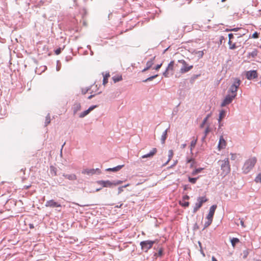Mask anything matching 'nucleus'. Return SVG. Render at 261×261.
I'll list each match as a JSON object with an SVG mask.
<instances>
[{
  "label": "nucleus",
  "mask_w": 261,
  "mask_h": 261,
  "mask_svg": "<svg viewBox=\"0 0 261 261\" xmlns=\"http://www.w3.org/2000/svg\"><path fill=\"white\" fill-rule=\"evenodd\" d=\"M128 186V185H126L119 187L118 189V194H120L123 191V188H126Z\"/></svg>",
  "instance_id": "nucleus-43"
},
{
  "label": "nucleus",
  "mask_w": 261,
  "mask_h": 261,
  "mask_svg": "<svg viewBox=\"0 0 261 261\" xmlns=\"http://www.w3.org/2000/svg\"><path fill=\"white\" fill-rule=\"evenodd\" d=\"M209 132H210L209 127H208V126H207V127L206 128V129H205V130H204V135H205V136H207V134L209 133Z\"/></svg>",
  "instance_id": "nucleus-53"
},
{
  "label": "nucleus",
  "mask_w": 261,
  "mask_h": 261,
  "mask_svg": "<svg viewBox=\"0 0 261 261\" xmlns=\"http://www.w3.org/2000/svg\"><path fill=\"white\" fill-rule=\"evenodd\" d=\"M225 146H226V142H225V140L224 139V138H223V137L221 136V137L219 139L218 148H219V150H221V149L225 148Z\"/></svg>",
  "instance_id": "nucleus-14"
},
{
  "label": "nucleus",
  "mask_w": 261,
  "mask_h": 261,
  "mask_svg": "<svg viewBox=\"0 0 261 261\" xmlns=\"http://www.w3.org/2000/svg\"><path fill=\"white\" fill-rule=\"evenodd\" d=\"M72 110L73 115H75L76 113L79 111L81 109V105L79 102H75L72 107Z\"/></svg>",
  "instance_id": "nucleus-15"
},
{
  "label": "nucleus",
  "mask_w": 261,
  "mask_h": 261,
  "mask_svg": "<svg viewBox=\"0 0 261 261\" xmlns=\"http://www.w3.org/2000/svg\"><path fill=\"white\" fill-rule=\"evenodd\" d=\"M174 61H171L168 64V66L167 67L166 69L167 70H169L170 71H173L174 69Z\"/></svg>",
  "instance_id": "nucleus-23"
},
{
  "label": "nucleus",
  "mask_w": 261,
  "mask_h": 261,
  "mask_svg": "<svg viewBox=\"0 0 261 261\" xmlns=\"http://www.w3.org/2000/svg\"><path fill=\"white\" fill-rule=\"evenodd\" d=\"M178 62L182 64V66L180 69V72L181 73L188 72L193 68V65H189L184 60H179Z\"/></svg>",
  "instance_id": "nucleus-4"
},
{
  "label": "nucleus",
  "mask_w": 261,
  "mask_h": 261,
  "mask_svg": "<svg viewBox=\"0 0 261 261\" xmlns=\"http://www.w3.org/2000/svg\"><path fill=\"white\" fill-rule=\"evenodd\" d=\"M190 199V197L188 195H185L182 197V201H185L186 200H189Z\"/></svg>",
  "instance_id": "nucleus-54"
},
{
  "label": "nucleus",
  "mask_w": 261,
  "mask_h": 261,
  "mask_svg": "<svg viewBox=\"0 0 261 261\" xmlns=\"http://www.w3.org/2000/svg\"><path fill=\"white\" fill-rule=\"evenodd\" d=\"M169 70H167V69H166L165 71L163 73V76L166 77H169Z\"/></svg>",
  "instance_id": "nucleus-45"
},
{
  "label": "nucleus",
  "mask_w": 261,
  "mask_h": 261,
  "mask_svg": "<svg viewBox=\"0 0 261 261\" xmlns=\"http://www.w3.org/2000/svg\"><path fill=\"white\" fill-rule=\"evenodd\" d=\"M236 97V94H230V93H228L221 103V106L225 107L230 104Z\"/></svg>",
  "instance_id": "nucleus-7"
},
{
  "label": "nucleus",
  "mask_w": 261,
  "mask_h": 261,
  "mask_svg": "<svg viewBox=\"0 0 261 261\" xmlns=\"http://www.w3.org/2000/svg\"><path fill=\"white\" fill-rule=\"evenodd\" d=\"M197 142V139L196 138V139L192 140L191 142L190 150H191V153H192V149L193 148H194L195 147Z\"/></svg>",
  "instance_id": "nucleus-27"
},
{
  "label": "nucleus",
  "mask_w": 261,
  "mask_h": 261,
  "mask_svg": "<svg viewBox=\"0 0 261 261\" xmlns=\"http://www.w3.org/2000/svg\"><path fill=\"white\" fill-rule=\"evenodd\" d=\"M73 3H74V6H77V2H76V0H72Z\"/></svg>",
  "instance_id": "nucleus-60"
},
{
  "label": "nucleus",
  "mask_w": 261,
  "mask_h": 261,
  "mask_svg": "<svg viewBox=\"0 0 261 261\" xmlns=\"http://www.w3.org/2000/svg\"><path fill=\"white\" fill-rule=\"evenodd\" d=\"M246 77L248 80H253L258 77V73L256 70H251L246 72Z\"/></svg>",
  "instance_id": "nucleus-8"
},
{
  "label": "nucleus",
  "mask_w": 261,
  "mask_h": 261,
  "mask_svg": "<svg viewBox=\"0 0 261 261\" xmlns=\"http://www.w3.org/2000/svg\"><path fill=\"white\" fill-rule=\"evenodd\" d=\"M221 168L224 174L226 175L230 171L229 162L228 159H226L221 161Z\"/></svg>",
  "instance_id": "nucleus-6"
},
{
  "label": "nucleus",
  "mask_w": 261,
  "mask_h": 261,
  "mask_svg": "<svg viewBox=\"0 0 261 261\" xmlns=\"http://www.w3.org/2000/svg\"><path fill=\"white\" fill-rule=\"evenodd\" d=\"M212 219H207V221L204 223V227L202 230H204L205 228L209 226L212 223Z\"/></svg>",
  "instance_id": "nucleus-32"
},
{
  "label": "nucleus",
  "mask_w": 261,
  "mask_h": 261,
  "mask_svg": "<svg viewBox=\"0 0 261 261\" xmlns=\"http://www.w3.org/2000/svg\"><path fill=\"white\" fill-rule=\"evenodd\" d=\"M157 152V149L153 148L148 153L144 154L141 156L142 159L152 158Z\"/></svg>",
  "instance_id": "nucleus-13"
},
{
  "label": "nucleus",
  "mask_w": 261,
  "mask_h": 261,
  "mask_svg": "<svg viewBox=\"0 0 261 261\" xmlns=\"http://www.w3.org/2000/svg\"><path fill=\"white\" fill-rule=\"evenodd\" d=\"M94 170L95 171V174H99L101 173V171L99 168L94 169Z\"/></svg>",
  "instance_id": "nucleus-51"
},
{
  "label": "nucleus",
  "mask_w": 261,
  "mask_h": 261,
  "mask_svg": "<svg viewBox=\"0 0 261 261\" xmlns=\"http://www.w3.org/2000/svg\"><path fill=\"white\" fill-rule=\"evenodd\" d=\"M259 33H258L257 32H255L251 36L250 35L249 38H252L254 39H256L258 38Z\"/></svg>",
  "instance_id": "nucleus-42"
},
{
  "label": "nucleus",
  "mask_w": 261,
  "mask_h": 261,
  "mask_svg": "<svg viewBox=\"0 0 261 261\" xmlns=\"http://www.w3.org/2000/svg\"><path fill=\"white\" fill-rule=\"evenodd\" d=\"M239 220H240V223H241V226L243 227H245V225H244V221H243V219H239Z\"/></svg>",
  "instance_id": "nucleus-55"
},
{
  "label": "nucleus",
  "mask_w": 261,
  "mask_h": 261,
  "mask_svg": "<svg viewBox=\"0 0 261 261\" xmlns=\"http://www.w3.org/2000/svg\"><path fill=\"white\" fill-rule=\"evenodd\" d=\"M50 171L52 175L56 176L57 175V169L53 166L50 167Z\"/></svg>",
  "instance_id": "nucleus-29"
},
{
  "label": "nucleus",
  "mask_w": 261,
  "mask_h": 261,
  "mask_svg": "<svg viewBox=\"0 0 261 261\" xmlns=\"http://www.w3.org/2000/svg\"><path fill=\"white\" fill-rule=\"evenodd\" d=\"M94 96V95H90L88 97V98L89 99H90L92 98Z\"/></svg>",
  "instance_id": "nucleus-62"
},
{
  "label": "nucleus",
  "mask_w": 261,
  "mask_h": 261,
  "mask_svg": "<svg viewBox=\"0 0 261 261\" xmlns=\"http://www.w3.org/2000/svg\"><path fill=\"white\" fill-rule=\"evenodd\" d=\"M243 258H246L248 255V251L247 250H244L243 251Z\"/></svg>",
  "instance_id": "nucleus-48"
},
{
  "label": "nucleus",
  "mask_w": 261,
  "mask_h": 261,
  "mask_svg": "<svg viewBox=\"0 0 261 261\" xmlns=\"http://www.w3.org/2000/svg\"><path fill=\"white\" fill-rule=\"evenodd\" d=\"M210 116H211V114H207V116L203 119L202 122L200 125V128H202L204 127V125L206 123L208 119L210 118Z\"/></svg>",
  "instance_id": "nucleus-26"
},
{
  "label": "nucleus",
  "mask_w": 261,
  "mask_h": 261,
  "mask_svg": "<svg viewBox=\"0 0 261 261\" xmlns=\"http://www.w3.org/2000/svg\"><path fill=\"white\" fill-rule=\"evenodd\" d=\"M164 254L163 248H160L158 252L154 253V256L157 257H162Z\"/></svg>",
  "instance_id": "nucleus-25"
},
{
  "label": "nucleus",
  "mask_w": 261,
  "mask_h": 261,
  "mask_svg": "<svg viewBox=\"0 0 261 261\" xmlns=\"http://www.w3.org/2000/svg\"><path fill=\"white\" fill-rule=\"evenodd\" d=\"M225 115V112L224 111L222 110L220 112L219 119H218L219 126L222 125L221 124V121L222 119H223Z\"/></svg>",
  "instance_id": "nucleus-24"
},
{
  "label": "nucleus",
  "mask_w": 261,
  "mask_h": 261,
  "mask_svg": "<svg viewBox=\"0 0 261 261\" xmlns=\"http://www.w3.org/2000/svg\"><path fill=\"white\" fill-rule=\"evenodd\" d=\"M191 163V164H190V168H193L194 167V164L195 163V161H194L192 163Z\"/></svg>",
  "instance_id": "nucleus-57"
},
{
  "label": "nucleus",
  "mask_w": 261,
  "mask_h": 261,
  "mask_svg": "<svg viewBox=\"0 0 261 261\" xmlns=\"http://www.w3.org/2000/svg\"><path fill=\"white\" fill-rule=\"evenodd\" d=\"M229 40L231 41V40L233 38V35L232 33H230L228 34Z\"/></svg>",
  "instance_id": "nucleus-56"
},
{
  "label": "nucleus",
  "mask_w": 261,
  "mask_h": 261,
  "mask_svg": "<svg viewBox=\"0 0 261 261\" xmlns=\"http://www.w3.org/2000/svg\"><path fill=\"white\" fill-rule=\"evenodd\" d=\"M157 76H158V74H155V75L151 76L147 78L146 79H145L144 80H143L142 82H144V83H146V82H148V81H151L152 80H153L154 79L156 78Z\"/></svg>",
  "instance_id": "nucleus-31"
},
{
  "label": "nucleus",
  "mask_w": 261,
  "mask_h": 261,
  "mask_svg": "<svg viewBox=\"0 0 261 261\" xmlns=\"http://www.w3.org/2000/svg\"><path fill=\"white\" fill-rule=\"evenodd\" d=\"M72 60V57L71 56H68L65 57L66 62H68Z\"/></svg>",
  "instance_id": "nucleus-49"
},
{
  "label": "nucleus",
  "mask_w": 261,
  "mask_h": 261,
  "mask_svg": "<svg viewBox=\"0 0 261 261\" xmlns=\"http://www.w3.org/2000/svg\"><path fill=\"white\" fill-rule=\"evenodd\" d=\"M50 122V118L49 114H48L46 116L44 126H46Z\"/></svg>",
  "instance_id": "nucleus-34"
},
{
  "label": "nucleus",
  "mask_w": 261,
  "mask_h": 261,
  "mask_svg": "<svg viewBox=\"0 0 261 261\" xmlns=\"http://www.w3.org/2000/svg\"><path fill=\"white\" fill-rule=\"evenodd\" d=\"M197 202L195 203V206L193 208V213H196L202 206L203 203L207 201V199L205 196H199L197 198Z\"/></svg>",
  "instance_id": "nucleus-3"
},
{
  "label": "nucleus",
  "mask_w": 261,
  "mask_h": 261,
  "mask_svg": "<svg viewBox=\"0 0 261 261\" xmlns=\"http://www.w3.org/2000/svg\"><path fill=\"white\" fill-rule=\"evenodd\" d=\"M62 176L69 180H75L77 179L76 176L74 174H67L63 173Z\"/></svg>",
  "instance_id": "nucleus-17"
},
{
  "label": "nucleus",
  "mask_w": 261,
  "mask_h": 261,
  "mask_svg": "<svg viewBox=\"0 0 261 261\" xmlns=\"http://www.w3.org/2000/svg\"><path fill=\"white\" fill-rule=\"evenodd\" d=\"M241 81L238 79H236L230 87L228 93H230V94H236V96H237V91L240 85Z\"/></svg>",
  "instance_id": "nucleus-5"
},
{
  "label": "nucleus",
  "mask_w": 261,
  "mask_h": 261,
  "mask_svg": "<svg viewBox=\"0 0 261 261\" xmlns=\"http://www.w3.org/2000/svg\"><path fill=\"white\" fill-rule=\"evenodd\" d=\"M97 106L96 105H93V106H90L87 110L88 111H89V112L90 113L91 111H92V110H93L95 108H96Z\"/></svg>",
  "instance_id": "nucleus-46"
},
{
  "label": "nucleus",
  "mask_w": 261,
  "mask_h": 261,
  "mask_svg": "<svg viewBox=\"0 0 261 261\" xmlns=\"http://www.w3.org/2000/svg\"><path fill=\"white\" fill-rule=\"evenodd\" d=\"M212 261H218L214 256H212Z\"/></svg>",
  "instance_id": "nucleus-64"
},
{
  "label": "nucleus",
  "mask_w": 261,
  "mask_h": 261,
  "mask_svg": "<svg viewBox=\"0 0 261 261\" xmlns=\"http://www.w3.org/2000/svg\"><path fill=\"white\" fill-rule=\"evenodd\" d=\"M216 208H217V205H216V204L213 205L210 207V210H209V213L206 216L207 219H212L213 220V217H214V214H215Z\"/></svg>",
  "instance_id": "nucleus-11"
},
{
  "label": "nucleus",
  "mask_w": 261,
  "mask_h": 261,
  "mask_svg": "<svg viewBox=\"0 0 261 261\" xmlns=\"http://www.w3.org/2000/svg\"><path fill=\"white\" fill-rule=\"evenodd\" d=\"M255 181L256 182H261V173L258 174L255 177Z\"/></svg>",
  "instance_id": "nucleus-41"
},
{
  "label": "nucleus",
  "mask_w": 261,
  "mask_h": 261,
  "mask_svg": "<svg viewBox=\"0 0 261 261\" xmlns=\"http://www.w3.org/2000/svg\"><path fill=\"white\" fill-rule=\"evenodd\" d=\"M230 242L233 247H234L237 244L240 242V240L238 238H232L230 239Z\"/></svg>",
  "instance_id": "nucleus-22"
},
{
  "label": "nucleus",
  "mask_w": 261,
  "mask_h": 261,
  "mask_svg": "<svg viewBox=\"0 0 261 261\" xmlns=\"http://www.w3.org/2000/svg\"><path fill=\"white\" fill-rule=\"evenodd\" d=\"M199 178V176L197 177H191L190 176L188 177V181L191 183L194 184L196 182L197 180Z\"/></svg>",
  "instance_id": "nucleus-30"
},
{
  "label": "nucleus",
  "mask_w": 261,
  "mask_h": 261,
  "mask_svg": "<svg viewBox=\"0 0 261 261\" xmlns=\"http://www.w3.org/2000/svg\"><path fill=\"white\" fill-rule=\"evenodd\" d=\"M179 204L183 207H186L189 206V202L188 201L181 202L180 201Z\"/></svg>",
  "instance_id": "nucleus-40"
},
{
  "label": "nucleus",
  "mask_w": 261,
  "mask_h": 261,
  "mask_svg": "<svg viewBox=\"0 0 261 261\" xmlns=\"http://www.w3.org/2000/svg\"><path fill=\"white\" fill-rule=\"evenodd\" d=\"M122 80V76H114L113 77V80L114 83H117L118 82L121 81Z\"/></svg>",
  "instance_id": "nucleus-33"
},
{
  "label": "nucleus",
  "mask_w": 261,
  "mask_h": 261,
  "mask_svg": "<svg viewBox=\"0 0 261 261\" xmlns=\"http://www.w3.org/2000/svg\"><path fill=\"white\" fill-rule=\"evenodd\" d=\"M157 241V240L154 241L146 240L141 242L140 244L142 250L145 252H147L148 250L152 247L153 244L156 243Z\"/></svg>",
  "instance_id": "nucleus-2"
},
{
  "label": "nucleus",
  "mask_w": 261,
  "mask_h": 261,
  "mask_svg": "<svg viewBox=\"0 0 261 261\" xmlns=\"http://www.w3.org/2000/svg\"><path fill=\"white\" fill-rule=\"evenodd\" d=\"M194 229H198V226L197 224H195V225H194Z\"/></svg>",
  "instance_id": "nucleus-63"
},
{
  "label": "nucleus",
  "mask_w": 261,
  "mask_h": 261,
  "mask_svg": "<svg viewBox=\"0 0 261 261\" xmlns=\"http://www.w3.org/2000/svg\"><path fill=\"white\" fill-rule=\"evenodd\" d=\"M228 44H229V48L230 49H234L237 48V46L236 45V43L232 44V42L231 41L229 40Z\"/></svg>",
  "instance_id": "nucleus-36"
},
{
  "label": "nucleus",
  "mask_w": 261,
  "mask_h": 261,
  "mask_svg": "<svg viewBox=\"0 0 261 261\" xmlns=\"http://www.w3.org/2000/svg\"><path fill=\"white\" fill-rule=\"evenodd\" d=\"M206 137V136H205V135H204V136L202 137V138H201V141H202V142H204V141H205V140Z\"/></svg>",
  "instance_id": "nucleus-59"
},
{
  "label": "nucleus",
  "mask_w": 261,
  "mask_h": 261,
  "mask_svg": "<svg viewBox=\"0 0 261 261\" xmlns=\"http://www.w3.org/2000/svg\"><path fill=\"white\" fill-rule=\"evenodd\" d=\"M124 167V165H118L116 167L113 168H109L106 169L107 171H112V172H117L121 169Z\"/></svg>",
  "instance_id": "nucleus-16"
},
{
  "label": "nucleus",
  "mask_w": 261,
  "mask_h": 261,
  "mask_svg": "<svg viewBox=\"0 0 261 261\" xmlns=\"http://www.w3.org/2000/svg\"><path fill=\"white\" fill-rule=\"evenodd\" d=\"M256 163V159L255 158H250L247 160L243 167L244 172L248 173L253 168Z\"/></svg>",
  "instance_id": "nucleus-1"
},
{
  "label": "nucleus",
  "mask_w": 261,
  "mask_h": 261,
  "mask_svg": "<svg viewBox=\"0 0 261 261\" xmlns=\"http://www.w3.org/2000/svg\"><path fill=\"white\" fill-rule=\"evenodd\" d=\"M162 65V63L158 64L153 69H154L156 70H159V69L161 67Z\"/></svg>",
  "instance_id": "nucleus-52"
},
{
  "label": "nucleus",
  "mask_w": 261,
  "mask_h": 261,
  "mask_svg": "<svg viewBox=\"0 0 261 261\" xmlns=\"http://www.w3.org/2000/svg\"><path fill=\"white\" fill-rule=\"evenodd\" d=\"M45 205L46 207H61V205L60 203L55 201L53 199L47 201Z\"/></svg>",
  "instance_id": "nucleus-10"
},
{
  "label": "nucleus",
  "mask_w": 261,
  "mask_h": 261,
  "mask_svg": "<svg viewBox=\"0 0 261 261\" xmlns=\"http://www.w3.org/2000/svg\"><path fill=\"white\" fill-rule=\"evenodd\" d=\"M110 76V74L107 73L105 75H103V81H102V84L103 85H105L108 82V77Z\"/></svg>",
  "instance_id": "nucleus-28"
},
{
  "label": "nucleus",
  "mask_w": 261,
  "mask_h": 261,
  "mask_svg": "<svg viewBox=\"0 0 261 261\" xmlns=\"http://www.w3.org/2000/svg\"><path fill=\"white\" fill-rule=\"evenodd\" d=\"M122 182V181L120 180H113L112 181L113 187L119 185L121 184Z\"/></svg>",
  "instance_id": "nucleus-39"
},
{
  "label": "nucleus",
  "mask_w": 261,
  "mask_h": 261,
  "mask_svg": "<svg viewBox=\"0 0 261 261\" xmlns=\"http://www.w3.org/2000/svg\"><path fill=\"white\" fill-rule=\"evenodd\" d=\"M61 67V64L59 60H58L57 61V66H56V70L57 71H59Z\"/></svg>",
  "instance_id": "nucleus-44"
},
{
  "label": "nucleus",
  "mask_w": 261,
  "mask_h": 261,
  "mask_svg": "<svg viewBox=\"0 0 261 261\" xmlns=\"http://www.w3.org/2000/svg\"><path fill=\"white\" fill-rule=\"evenodd\" d=\"M239 28H236L231 29L229 30L231 31L237 32L239 30Z\"/></svg>",
  "instance_id": "nucleus-58"
},
{
  "label": "nucleus",
  "mask_w": 261,
  "mask_h": 261,
  "mask_svg": "<svg viewBox=\"0 0 261 261\" xmlns=\"http://www.w3.org/2000/svg\"><path fill=\"white\" fill-rule=\"evenodd\" d=\"M195 161L194 159L191 158H187V163H192L193 161Z\"/></svg>",
  "instance_id": "nucleus-50"
},
{
  "label": "nucleus",
  "mask_w": 261,
  "mask_h": 261,
  "mask_svg": "<svg viewBox=\"0 0 261 261\" xmlns=\"http://www.w3.org/2000/svg\"><path fill=\"white\" fill-rule=\"evenodd\" d=\"M203 169V168H196L191 172V175L192 176H195L198 174V173H200Z\"/></svg>",
  "instance_id": "nucleus-21"
},
{
  "label": "nucleus",
  "mask_w": 261,
  "mask_h": 261,
  "mask_svg": "<svg viewBox=\"0 0 261 261\" xmlns=\"http://www.w3.org/2000/svg\"><path fill=\"white\" fill-rule=\"evenodd\" d=\"M204 51H205V50L204 49L203 50L197 51L195 52V54L196 55H197L198 59H200V58H202V57L203 56V55H204Z\"/></svg>",
  "instance_id": "nucleus-35"
},
{
  "label": "nucleus",
  "mask_w": 261,
  "mask_h": 261,
  "mask_svg": "<svg viewBox=\"0 0 261 261\" xmlns=\"http://www.w3.org/2000/svg\"><path fill=\"white\" fill-rule=\"evenodd\" d=\"M200 252L203 255V256H205V254L202 250V248L200 249Z\"/></svg>",
  "instance_id": "nucleus-61"
},
{
  "label": "nucleus",
  "mask_w": 261,
  "mask_h": 261,
  "mask_svg": "<svg viewBox=\"0 0 261 261\" xmlns=\"http://www.w3.org/2000/svg\"><path fill=\"white\" fill-rule=\"evenodd\" d=\"M258 53V51L257 49H254L251 52L248 53V56L254 58L257 56Z\"/></svg>",
  "instance_id": "nucleus-20"
},
{
  "label": "nucleus",
  "mask_w": 261,
  "mask_h": 261,
  "mask_svg": "<svg viewBox=\"0 0 261 261\" xmlns=\"http://www.w3.org/2000/svg\"><path fill=\"white\" fill-rule=\"evenodd\" d=\"M97 184L101 186L102 187L106 188H113L112 181L109 180H98L96 181Z\"/></svg>",
  "instance_id": "nucleus-9"
},
{
  "label": "nucleus",
  "mask_w": 261,
  "mask_h": 261,
  "mask_svg": "<svg viewBox=\"0 0 261 261\" xmlns=\"http://www.w3.org/2000/svg\"><path fill=\"white\" fill-rule=\"evenodd\" d=\"M155 58V56H154L153 57L151 58L149 60H148L147 62L146 67L142 70V72H144L145 71L148 70L149 69H150L151 67V66L154 64V60Z\"/></svg>",
  "instance_id": "nucleus-12"
},
{
  "label": "nucleus",
  "mask_w": 261,
  "mask_h": 261,
  "mask_svg": "<svg viewBox=\"0 0 261 261\" xmlns=\"http://www.w3.org/2000/svg\"><path fill=\"white\" fill-rule=\"evenodd\" d=\"M82 174H87L88 175H92L95 174V171L94 169H83L82 171Z\"/></svg>",
  "instance_id": "nucleus-18"
},
{
  "label": "nucleus",
  "mask_w": 261,
  "mask_h": 261,
  "mask_svg": "<svg viewBox=\"0 0 261 261\" xmlns=\"http://www.w3.org/2000/svg\"><path fill=\"white\" fill-rule=\"evenodd\" d=\"M89 113V111H88V110H86V111H84V112H82L80 115H79V117L80 118H84V117H85L86 116H87L88 114Z\"/></svg>",
  "instance_id": "nucleus-37"
},
{
  "label": "nucleus",
  "mask_w": 261,
  "mask_h": 261,
  "mask_svg": "<svg viewBox=\"0 0 261 261\" xmlns=\"http://www.w3.org/2000/svg\"><path fill=\"white\" fill-rule=\"evenodd\" d=\"M62 50V48H61V47H59L55 50V53L57 55H59L61 53Z\"/></svg>",
  "instance_id": "nucleus-47"
},
{
  "label": "nucleus",
  "mask_w": 261,
  "mask_h": 261,
  "mask_svg": "<svg viewBox=\"0 0 261 261\" xmlns=\"http://www.w3.org/2000/svg\"><path fill=\"white\" fill-rule=\"evenodd\" d=\"M169 127H168V128H167L162 134V136H161V143L162 144H164L165 142V140H166L167 138V132H168V130L169 129Z\"/></svg>",
  "instance_id": "nucleus-19"
},
{
  "label": "nucleus",
  "mask_w": 261,
  "mask_h": 261,
  "mask_svg": "<svg viewBox=\"0 0 261 261\" xmlns=\"http://www.w3.org/2000/svg\"><path fill=\"white\" fill-rule=\"evenodd\" d=\"M173 155V152L172 150H169L168 151V160H167V162H169L171 159L172 158Z\"/></svg>",
  "instance_id": "nucleus-38"
}]
</instances>
